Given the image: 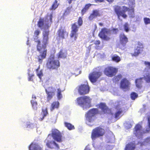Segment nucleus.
<instances>
[{
    "instance_id": "5",
    "label": "nucleus",
    "mask_w": 150,
    "mask_h": 150,
    "mask_svg": "<svg viewBox=\"0 0 150 150\" xmlns=\"http://www.w3.org/2000/svg\"><path fill=\"white\" fill-rule=\"evenodd\" d=\"M60 66L59 60L55 59L54 57H50L47 61L46 67L47 69L51 70H57Z\"/></svg>"
},
{
    "instance_id": "27",
    "label": "nucleus",
    "mask_w": 150,
    "mask_h": 150,
    "mask_svg": "<svg viewBox=\"0 0 150 150\" xmlns=\"http://www.w3.org/2000/svg\"><path fill=\"white\" fill-rule=\"evenodd\" d=\"M143 78L141 77L139 79H137L135 80V83L136 87L140 89L142 86V84L143 83L142 79Z\"/></svg>"
},
{
    "instance_id": "25",
    "label": "nucleus",
    "mask_w": 150,
    "mask_h": 150,
    "mask_svg": "<svg viewBox=\"0 0 150 150\" xmlns=\"http://www.w3.org/2000/svg\"><path fill=\"white\" fill-rule=\"evenodd\" d=\"M135 148L136 144L135 143L131 142L126 145L125 150H134Z\"/></svg>"
},
{
    "instance_id": "41",
    "label": "nucleus",
    "mask_w": 150,
    "mask_h": 150,
    "mask_svg": "<svg viewBox=\"0 0 150 150\" xmlns=\"http://www.w3.org/2000/svg\"><path fill=\"white\" fill-rule=\"evenodd\" d=\"M143 20L145 25L150 24V18H149L145 17L144 18Z\"/></svg>"
},
{
    "instance_id": "7",
    "label": "nucleus",
    "mask_w": 150,
    "mask_h": 150,
    "mask_svg": "<svg viewBox=\"0 0 150 150\" xmlns=\"http://www.w3.org/2000/svg\"><path fill=\"white\" fill-rule=\"evenodd\" d=\"M91 100L92 99L89 96H84L78 97L76 99V102L78 105L84 108L91 104Z\"/></svg>"
},
{
    "instance_id": "42",
    "label": "nucleus",
    "mask_w": 150,
    "mask_h": 150,
    "mask_svg": "<svg viewBox=\"0 0 150 150\" xmlns=\"http://www.w3.org/2000/svg\"><path fill=\"white\" fill-rule=\"evenodd\" d=\"M28 81H33V78L34 76V74H32V75H30V74L29 73H28Z\"/></svg>"
},
{
    "instance_id": "53",
    "label": "nucleus",
    "mask_w": 150,
    "mask_h": 150,
    "mask_svg": "<svg viewBox=\"0 0 150 150\" xmlns=\"http://www.w3.org/2000/svg\"><path fill=\"white\" fill-rule=\"evenodd\" d=\"M32 98L35 99H36V97L35 95H33L32 96Z\"/></svg>"
},
{
    "instance_id": "33",
    "label": "nucleus",
    "mask_w": 150,
    "mask_h": 150,
    "mask_svg": "<svg viewBox=\"0 0 150 150\" xmlns=\"http://www.w3.org/2000/svg\"><path fill=\"white\" fill-rule=\"evenodd\" d=\"M143 78L146 83H150V73L146 74L144 76Z\"/></svg>"
},
{
    "instance_id": "51",
    "label": "nucleus",
    "mask_w": 150,
    "mask_h": 150,
    "mask_svg": "<svg viewBox=\"0 0 150 150\" xmlns=\"http://www.w3.org/2000/svg\"><path fill=\"white\" fill-rule=\"evenodd\" d=\"M73 0H67V1H68V3L69 4H70L71 3L72 1Z\"/></svg>"
},
{
    "instance_id": "22",
    "label": "nucleus",
    "mask_w": 150,
    "mask_h": 150,
    "mask_svg": "<svg viewBox=\"0 0 150 150\" xmlns=\"http://www.w3.org/2000/svg\"><path fill=\"white\" fill-rule=\"evenodd\" d=\"M101 16V14L99 10L97 9L93 10L88 17V19L90 21H92L93 19L98 17H100Z\"/></svg>"
},
{
    "instance_id": "17",
    "label": "nucleus",
    "mask_w": 150,
    "mask_h": 150,
    "mask_svg": "<svg viewBox=\"0 0 150 150\" xmlns=\"http://www.w3.org/2000/svg\"><path fill=\"white\" fill-rule=\"evenodd\" d=\"M55 89L52 87L50 86L45 89L47 94V98L48 101L50 100L55 95Z\"/></svg>"
},
{
    "instance_id": "15",
    "label": "nucleus",
    "mask_w": 150,
    "mask_h": 150,
    "mask_svg": "<svg viewBox=\"0 0 150 150\" xmlns=\"http://www.w3.org/2000/svg\"><path fill=\"white\" fill-rule=\"evenodd\" d=\"M102 75V73L101 72L94 71L89 74L88 78L91 82L95 83L96 81Z\"/></svg>"
},
{
    "instance_id": "36",
    "label": "nucleus",
    "mask_w": 150,
    "mask_h": 150,
    "mask_svg": "<svg viewBox=\"0 0 150 150\" xmlns=\"http://www.w3.org/2000/svg\"><path fill=\"white\" fill-rule=\"evenodd\" d=\"M32 105V107L35 110H36L37 109V102L34 100H32L30 101Z\"/></svg>"
},
{
    "instance_id": "35",
    "label": "nucleus",
    "mask_w": 150,
    "mask_h": 150,
    "mask_svg": "<svg viewBox=\"0 0 150 150\" xmlns=\"http://www.w3.org/2000/svg\"><path fill=\"white\" fill-rule=\"evenodd\" d=\"M64 124L65 127H66L69 130L74 129L75 128L74 126L70 123L65 122Z\"/></svg>"
},
{
    "instance_id": "4",
    "label": "nucleus",
    "mask_w": 150,
    "mask_h": 150,
    "mask_svg": "<svg viewBox=\"0 0 150 150\" xmlns=\"http://www.w3.org/2000/svg\"><path fill=\"white\" fill-rule=\"evenodd\" d=\"M78 25H76V23H74L71 25V30L70 34V37L72 41L76 40L78 35L77 32L79 26H81L83 23L82 18L79 17L77 21Z\"/></svg>"
},
{
    "instance_id": "9",
    "label": "nucleus",
    "mask_w": 150,
    "mask_h": 150,
    "mask_svg": "<svg viewBox=\"0 0 150 150\" xmlns=\"http://www.w3.org/2000/svg\"><path fill=\"white\" fill-rule=\"evenodd\" d=\"M117 71V69L112 66H109L105 68L103 73L107 76L112 77L116 74Z\"/></svg>"
},
{
    "instance_id": "6",
    "label": "nucleus",
    "mask_w": 150,
    "mask_h": 150,
    "mask_svg": "<svg viewBox=\"0 0 150 150\" xmlns=\"http://www.w3.org/2000/svg\"><path fill=\"white\" fill-rule=\"evenodd\" d=\"M99 113L98 110L96 108H93L89 110L86 116V119L87 124L90 126H92V125H90L89 123L94 122L96 118L95 115Z\"/></svg>"
},
{
    "instance_id": "24",
    "label": "nucleus",
    "mask_w": 150,
    "mask_h": 150,
    "mask_svg": "<svg viewBox=\"0 0 150 150\" xmlns=\"http://www.w3.org/2000/svg\"><path fill=\"white\" fill-rule=\"evenodd\" d=\"M67 55V52L63 49H61L57 54V56L58 58L64 59L66 58Z\"/></svg>"
},
{
    "instance_id": "49",
    "label": "nucleus",
    "mask_w": 150,
    "mask_h": 150,
    "mask_svg": "<svg viewBox=\"0 0 150 150\" xmlns=\"http://www.w3.org/2000/svg\"><path fill=\"white\" fill-rule=\"evenodd\" d=\"M148 126L149 127V129H150V121L149 118H148Z\"/></svg>"
},
{
    "instance_id": "10",
    "label": "nucleus",
    "mask_w": 150,
    "mask_h": 150,
    "mask_svg": "<svg viewBox=\"0 0 150 150\" xmlns=\"http://www.w3.org/2000/svg\"><path fill=\"white\" fill-rule=\"evenodd\" d=\"M120 101H117L115 103L114 108L116 110V111L114 114V117L115 118L119 119L121 116H120L123 112L124 110L123 108L121 107Z\"/></svg>"
},
{
    "instance_id": "12",
    "label": "nucleus",
    "mask_w": 150,
    "mask_h": 150,
    "mask_svg": "<svg viewBox=\"0 0 150 150\" xmlns=\"http://www.w3.org/2000/svg\"><path fill=\"white\" fill-rule=\"evenodd\" d=\"M51 132V135L53 139L58 142H62V136L60 131L57 129H54L52 130Z\"/></svg>"
},
{
    "instance_id": "55",
    "label": "nucleus",
    "mask_w": 150,
    "mask_h": 150,
    "mask_svg": "<svg viewBox=\"0 0 150 150\" xmlns=\"http://www.w3.org/2000/svg\"><path fill=\"white\" fill-rule=\"evenodd\" d=\"M84 150H90V149H87V148H86Z\"/></svg>"
},
{
    "instance_id": "29",
    "label": "nucleus",
    "mask_w": 150,
    "mask_h": 150,
    "mask_svg": "<svg viewBox=\"0 0 150 150\" xmlns=\"http://www.w3.org/2000/svg\"><path fill=\"white\" fill-rule=\"evenodd\" d=\"M59 105V103L58 101L53 102L51 105L50 110H53L55 108H58Z\"/></svg>"
},
{
    "instance_id": "26",
    "label": "nucleus",
    "mask_w": 150,
    "mask_h": 150,
    "mask_svg": "<svg viewBox=\"0 0 150 150\" xmlns=\"http://www.w3.org/2000/svg\"><path fill=\"white\" fill-rule=\"evenodd\" d=\"M29 150H42L41 148L38 144L32 143L29 146Z\"/></svg>"
},
{
    "instance_id": "18",
    "label": "nucleus",
    "mask_w": 150,
    "mask_h": 150,
    "mask_svg": "<svg viewBox=\"0 0 150 150\" xmlns=\"http://www.w3.org/2000/svg\"><path fill=\"white\" fill-rule=\"evenodd\" d=\"M130 82L126 78H124L122 79L120 82V87L123 89L128 90L129 89Z\"/></svg>"
},
{
    "instance_id": "38",
    "label": "nucleus",
    "mask_w": 150,
    "mask_h": 150,
    "mask_svg": "<svg viewBox=\"0 0 150 150\" xmlns=\"http://www.w3.org/2000/svg\"><path fill=\"white\" fill-rule=\"evenodd\" d=\"M62 91L59 88L57 89V96L58 99H60L62 97V95L61 94Z\"/></svg>"
},
{
    "instance_id": "54",
    "label": "nucleus",
    "mask_w": 150,
    "mask_h": 150,
    "mask_svg": "<svg viewBox=\"0 0 150 150\" xmlns=\"http://www.w3.org/2000/svg\"><path fill=\"white\" fill-rule=\"evenodd\" d=\"M99 25L100 26H103V24L102 23H99Z\"/></svg>"
},
{
    "instance_id": "50",
    "label": "nucleus",
    "mask_w": 150,
    "mask_h": 150,
    "mask_svg": "<svg viewBox=\"0 0 150 150\" xmlns=\"http://www.w3.org/2000/svg\"><path fill=\"white\" fill-rule=\"evenodd\" d=\"M104 0H95V2H102L104 1Z\"/></svg>"
},
{
    "instance_id": "52",
    "label": "nucleus",
    "mask_w": 150,
    "mask_h": 150,
    "mask_svg": "<svg viewBox=\"0 0 150 150\" xmlns=\"http://www.w3.org/2000/svg\"><path fill=\"white\" fill-rule=\"evenodd\" d=\"M109 3H112L114 1V0H106Z\"/></svg>"
},
{
    "instance_id": "28",
    "label": "nucleus",
    "mask_w": 150,
    "mask_h": 150,
    "mask_svg": "<svg viewBox=\"0 0 150 150\" xmlns=\"http://www.w3.org/2000/svg\"><path fill=\"white\" fill-rule=\"evenodd\" d=\"M59 4L58 3V1L57 0H55L51 6L50 8V10H54L58 8Z\"/></svg>"
},
{
    "instance_id": "8",
    "label": "nucleus",
    "mask_w": 150,
    "mask_h": 150,
    "mask_svg": "<svg viewBox=\"0 0 150 150\" xmlns=\"http://www.w3.org/2000/svg\"><path fill=\"white\" fill-rule=\"evenodd\" d=\"M105 130L104 129L97 127L92 130L91 137L93 140H94L96 138L103 136Z\"/></svg>"
},
{
    "instance_id": "47",
    "label": "nucleus",
    "mask_w": 150,
    "mask_h": 150,
    "mask_svg": "<svg viewBox=\"0 0 150 150\" xmlns=\"http://www.w3.org/2000/svg\"><path fill=\"white\" fill-rule=\"evenodd\" d=\"M145 142L147 143H150V136L146 139Z\"/></svg>"
},
{
    "instance_id": "39",
    "label": "nucleus",
    "mask_w": 150,
    "mask_h": 150,
    "mask_svg": "<svg viewBox=\"0 0 150 150\" xmlns=\"http://www.w3.org/2000/svg\"><path fill=\"white\" fill-rule=\"evenodd\" d=\"M138 94L134 92L130 94V97L132 100H134L138 97Z\"/></svg>"
},
{
    "instance_id": "46",
    "label": "nucleus",
    "mask_w": 150,
    "mask_h": 150,
    "mask_svg": "<svg viewBox=\"0 0 150 150\" xmlns=\"http://www.w3.org/2000/svg\"><path fill=\"white\" fill-rule=\"evenodd\" d=\"M100 43V42L99 40H97L94 42L93 44L96 45H98Z\"/></svg>"
},
{
    "instance_id": "19",
    "label": "nucleus",
    "mask_w": 150,
    "mask_h": 150,
    "mask_svg": "<svg viewBox=\"0 0 150 150\" xmlns=\"http://www.w3.org/2000/svg\"><path fill=\"white\" fill-rule=\"evenodd\" d=\"M138 46L136 48L134 49L133 53H131L132 56H138L142 51L144 48L143 44L139 42H138Z\"/></svg>"
},
{
    "instance_id": "37",
    "label": "nucleus",
    "mask_w": 150,
    "mask_h": 150,
    "mask_svg": "<svg viewBox=\"0 0 150 150\" xmlns=\"http://www.w3.org/2000/svg\"><path fill=\"white\" fill-rule=\"evenodd\" d=\"M123 27L124 30L127 33L130 30V28L128 23L127 22L125 23L123 25Z\"/></svg>"
},
{
    "instance_id": "14",
    "label": "nucleus",
    "mask_w": 150,
    "mask_h": 150,
    "mask_svg": "<svg viewBox=\"0 0 150 150\" xmlns=\"http://www.w3.org/2000/svg\"><path fill=\"white\" fill-rule=\"evenodd\" d=\"M110 30L107 29L106 28H102L101 31L98 34L99 37L101 39L106 40L108 41L110 39V38L106 35V34H110Z\"/></svg>"
},
{
    "instance_id": "40",
    "label": "nucleus",
    "mask_w": 150,
    "mask_h": 150,
    "mask_svg": "<svg viewBox=\"0 0 150 150\" xmlns=\"http://www.w3.org/2000/svg\"><path fill=\"white\" fill-rule=\"evenodd\" d=\"M72 8V6H71L70 7H68L67 8L66 10H65L64 12V16H66L68 14H69L71 11L70 9Z\"/></svg>"
},
{
    "instance_id": "16",
    "label": "nucleus",
    "mask_w": 150,
    "mask_h": 150,
    "mask_svg": "<svg viewBox=\"0 0 150 150\" xmlns=\"http://www.w3.org/2000/svg\"><path fill=\"white\" fill-rule=\"evenodd\" d=\"M57 35L59 38L64 39L68 37V33L65 27L61 26L57 31Z\"/></svg>"
},
{
    "instance_id": "2",
    "label": "nucleus",
    "mask_w": 150,
    "mask_h": 150,
    "mask_svg": "<svg viewBox=\"0 0 150 150\" xmlns=\"http://www.w3.org/2000/svg\"><path fill=\"white\" fill-rule=\"evenodd\" d=\"M128 1L129 7L125 6L122 7V10L121 7L118 5H115L114 6V10L117 15L118 18H119L120 16L123 18L126 19L127 17L126 12L129 11L131 13L134 12V7L135 6V0H127Z\"/></svg>"
},
{
    "instance_id": "1",
    "label": "nucleus",
    "mask_w": 150,
    "mask_h": 150,
    "mask_svg": "<svg viewBox=\"0 0 150 150\" xmlns=\"http://www.w3.org/2000/svg\"><path fill=\"white\" fill-rule=\"evenodd\" d=\"M49 32V30H45L43 32L42 43L43 44L42 45L38 37L41 33L40 30L38 29H37L34 32V35L36 38H34V40L35 42L37 43L36 46L37 50L40 53V54L38 57V61L40 64L42 63L43 59L46 57L47 50L46 48L47 45L48 43V36Z\"/></svg>"
},
{
    "instance_id": "20",
    "label": "nucleus",
    "mask_w": 150,
    "mask_h": 150,
    "mask_svg": "<svg viewBox=\"0 0 150 150\" xmlns=\"http://www.w3.org/2000/svg\"><path fill=\"white\" fill-rule=\"evenodd\" d=\"M120 43L123 47H125L128 42L127 37L123 33H121L119 36Z\"/></svg>"
},
{
    "instance_id": "34",
    "label": "nucleus",
    "mask_w": 150,
    "mask_h": 150,
    "mask_svg": "<svg viewBox=\"0 0 150 150\" xmlns=\"http://www.w3.org/2000/svg\"><path fill=\"white\" fill-rule=\"evenodd\" d=\"M112 60L116 62H118L120 61V57L117 55L116 54L112 57Z\"/></svg>"
},
{
    "instance_id": "45",
    "label": "nucleus",
    "mask_w": 150,
    "mask_h": 150,
    "mask_svg": "<svg viewBox=\"0 0 150 150\" xmlns=\"http://www.w3.org/2000/svg\"><path fill=\"white\" fill-rule=\"evenodd\" d=\"M87 11V10H86L85 8L83 7L81 10V13L82 15H83L86 13Z\"/></svg>"
},
{
    "instance_id": "23",
    "label": "nucleus",
    "mask_w": 150,
    "mask_h": 150,
    "mask_svg": "<svg viewBox=\"0 0 150 150\" xmlns=\"http://www.w3.org/2000/svg\"><path fill=\"white\" fill-rule=\"evenodd\" d=\"M47 147L51 149H53L54 146L56 147V148L57 150L59 149V147L58 144H57L54 141H48L46 144Z\"/></svg>"
},
{
    "instance_id": "30",
    "label": "nucleus",
    "mask_w": 150,
    "mask_h": 150,
    "mask_svg": "<svg viewBox=\"0 0 150 150\" xmlns=\"http://www.w3.org/2000/svg\"><path fill=\"white\" fill-rule=\"evenodd\" d=\"M122 77V75L121 74H119L115 76L113 78L112 81L115 83H118Z\"/></svg>"
},
{
    "instance_id": "31",
    "label": "nucleus",
    "mask_w": 150,
    "mask_h": 150,
    "mask_svg": "<svg viewBox=\"0 0 150 150\" xmlns=\"http://www.w3.org/2000/svg\"><path fill=\"white\" fill-rule=\"evenodd\" d=\"M40 69V65H39L37 69H36V71L37 72V75L38 76L39 78L41 79L42 76L43 75L42 70H41L39 72H38V70Z\"/></svg>"
},
{
    "instance_id": "32",
    "label": "nucleus",
    "mask_w": 150,
    "mask_h": 150,
    "mask_svg": "<svg viewBox=\"0 0 150 150\" xmlns=\"http://www.w3.org/2000/svg\"><path fill=\"white\" fill-rule=\"evenodd\" d=\"M42 117L40 119V121H42L44 118L48 114L47 109V108L44 109H42Z\"/></svg>"
},
{
    "instance_id": "11",
    "label": "nucleus",
    "mask_w": 150,
    "mask_h": 150,
    "mask_svg": "<svg viewBox=\"0 0 150 150\" xmlns=\"http://www.w3.org/2000/svg\"><path fill=\"white\" fill-rule=\"evenodd\" d=\"M98 108L101 109L103 114L108 115H113V113L112 112L111 110L107 106L105 103H100L98 104Z\"/></svg>"
},
{
    "instance_id": "21",
    "label": "nucleus",
    "mask_w": 150,
    "mask_h": 150,
    "mask_svg": "<svg viewBox=\"0 0 150 150\" xmlns=\"http://www.w3.org/2000/svg\"><path fill=\"white\" fill-rule=\"evenodd\" d=\"M142 126L139 124L136 125L134 128V133L137 137L142 136L143 132L142 131Z\"/></svg>"
},
{
    "instance_id": "48",
    "label": "nucleus",
    "mask_w": 150,
    "mask_h": 150,
    "mask_svg": "<svg viewBox=\"0 0 150 150\" xmlns=\"http://www.w3.org/2000/svg\"><path fill=\"white\" fill-rule=\"evenodd\" d=\"M144 64L146 65H148L150 68V62H148L145 61Z\"/></svg>"
},
{
    "instance_id": "43",
    "label": "nucleus",
    "mask_w": 150,
    "mask_h": 150,
    "mask_svg": "<svg viewBox=\"0 0 150 150\" xmlns=\"http://www.w3.org/2000/svg\"><path fill=\"white\" fill-rule=\"evenodd\" d=\"M93 5H94L90 3L88 4L85 5L84 8H85L86 10H88L90 7Z\"/></svg>"
},
{
    "instance_id": "13",
    "label": "nucleus",
    "mask_w": 150,
    "mask_h": 150,
    "mask_svg": "<svg viewBox=\"0 0 150 150\" xmlns=\"http://www.w3.org/2000/svg\"><path fill=\"white\" fill-rule=\"evenodd\" d=\"M78 91L80 95H84L89 93L90 88L88 84H82L78 86Z\"/></svg>"
},
{
    "instance_id": "3",
    "label": "nucleus",
    "mask_w": 150,
    "mask_h": 150,
    "mask_svg": "<svg viewBox=\"0 0 150 150\" xmlns=\"http://www.w3.org/2000/svg\"><path fill=\"white\" fill-rule=\"evenodd\" d=\"M52 13H51L50 15H46L45 19L43 18H39L38 22V27L41 29L44 28L48 29L51 26L52 23Z\"/></svg>"
},
{
    "instance_id": "44",
    "label": "nucleus",
    "mask_w": 150,
    "mask_h": 150,
    "mask_svg": "<svg viewBox=\"0 0 150 150\" xmlns=\"http://www.w3.org/2000/svg\"><path fill=\"white\" fill-rule=\"evenodd\" d=\"M112 33L114 34H116L118 32V30L117 28H113L112 29Z\"/></svg>"
}]
</instances>
